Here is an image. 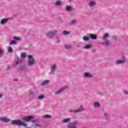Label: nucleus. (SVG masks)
I'll return each instance as SVG.
<instances>
[{
    "label": "nucleus",
    "mask_w": 128,
    "mask_h": 128,
    "mask_svg": "<svg viewBox=\"0 0 128 128\" xmlns=\"http://www.w3.org/2000/svg\"><path fill=\"white\" fill-rule=\"evenodd\" d=\"M28 58V66H32L34 64V59L32 55H29Z\"/></svg>",
    "instance_id": "f257e3e1"
},
{
    "label": "nucleus",
    "mask_w": 128,
    "mask_h": 128,
    "mask_svg": "<svg viewBox=\"0 0 128 128\" xmlns=\"http://www.w3.org/2000/svg\"><path fill=\"white\" fill-rule=\"evenodd\" d=\"M57 32L58 31L56 30L50 32V33H47L46 34V36H47V38H52V36H54Z\"/></svg>",
    "instance_id": "f03ea898"
},
{
    "label": "nucleus",
    "mask_w": 128,
    "mask_h": 128,
    "mask_svg": "<svg viewBox=\"0 0 128 128\" xmlns=\"http://www.w3.org/2000/svg\"><path fill=\"white\" fill-rule=\"evenodd\" d=\"M20 124H22V121L20 120H13L11 122V124L20 126Z\"/></svg>",
    "instance_id": "7ed1b4c3"
},
{
    "label": "nucleus",
    "mask_w": 128,
    "mask_h": 128,
    "mask_svg": "<svg viewBox=\"0 0 128 128\" xmlns=\"http://www.w3.org/2000/svg\"><path fill=\"white\" fill-rule=\"evenodd\" d=\"M34 118L33 116H24L22 118V120L23 122H30V120Z\"/></svg>",
    "instance_id": "20e7f679"
},
{
    "label": "nucleus",
    "mask_w": 128,
    "mask_h": 128,
    "mask_svg": "<svg viewBox=\"0 0 128 128\" xmlns=\"http://www.w3.org/2000/svg\"><path fill=\"white\" fill-rule=\"evenodd\" d=\"M84 109L82 108V106H80L79 108L77 110H70L69 112H82V110H84Z\"/></svg>",
    "instance_id": "39448f33"
},
{
    "label": "nucleus",
    "mask_w": 128,
    "mask_h": 128,
    "mask_svg": "<svg viewBox=\"0 0 128 128\" xmlns=\"http://www.w3.org/2000/svg\"><path fill=\"white\" fill-rule=\"evenodd\" d=\"M87 36L92 40H96V38H98L96 34H88Z\"/></svg>",
    "instance_id": "423d86ee"
},
{
    "label": "nucleus",
    "mask_w": 128,
    "mask_h": 128,
    "mask_svg": "<svg viewBox=\"0 0 128 128\" xmlns=\"http://www.w3.org/2000/svg\"><path fill=\"white\" fill-rule=\"evenodd\" d=\"M84 78H90L94 77L92 74H90L88 72H84Z\"/></svg>",
    "instance_id": "0eeeda50"
},
{
    "label": "nucleus",
    "mask_w": 128,
    "mask_h": 128,
    "mask_svg": "<svg viewBox=\"0 0 128 128\" xmlns=\"http://www.w3.org/2000/svg\"><path fill=\"white\" fill-rule=\"evenodd\" d=\"M0 120L1 122H10V120L8 118H6V117H2L0 118Z\"/></svg>",
    "instance_id": "6e6552de"
},
{
    "label": "nucleus",
    "mask_w": 128,
    "mask_h": 128,
    "mask_svg": "<svg viewBox=\"0 0 128 128\" xmlns=\"http://www.w3.org/2000/svg\"><path fill=\"white\" fill-rule=\"evenodd\" d=\"M54 6H62V2L60 0H57L56 2L54 4Z\"/></svg>",
    "instance_id": "1a4fd4ad"
},
{
    "label": "nucleus",
    "mask_w": 128,
    "mask_h": 128,
    "mask_svg": "<svg viewBox=\"0 0 128 128\" xmlns=\"http://www.w3.org/2000/svg\"><path fill=\"white\" fill-rule=\"evenodd\" d=\"M66 87H64L60 89L57 92L54 93V94H60L61 92H64V90H66Z\"/></svg>",
    "instance_id": "9d476101"
},
{
    "label": "nucleus",
    "mask_w": 128,
    "mask_h": 128,
    "mask_svg": "<svg viewBox=\"0 0 128 128\" xmlns=\"http://www.w3.org/2000/svg\"><path fill=\"white\" fill-rule=\"evenodd\" d=\"M8 18L2 19L0 21V24H6V22H8Z\"/></svg>",
    "instance_id": "9b49d317"
},
{
    "label": "nucleus",
    "mask_w": 128,
    "mask_h": 128,
    "mask_svg": "<svg viewBox=\"0 0 128 128\" xmlns=\"http://www.w3.org/2000/svg\"><path fill=\"white\" fill-rule=\"evenodd\" d=\"M124 62H126V60H118L116 62L117 64H124Z\"/></svg>",
    "instance_id": "f8f14e48"
},
{
    "label": "nucleus",
    "mask_w": 128,
    "mask_h": 128,
    "mask_svg": "<svg viewBox=\"0 0 128 128\" xmlns=\"http://www.w3.org/2000/svg\"><path fill=\"white\" fill-rule=\"evenodd\" d=\"M68 128H76V126L74 125V124L72 123H70L68 124Z\"/></svg>",
    "instance_id": "ddd939ff"
},
{
    "label": "nucleus",
    "mask_w": 128,
    "mask_h": 128,
    "mask_svg": "<svg viewBox=\"0 0 128 128\" xmlns=\"http://www.w3.org/2000/svg\"><path fill=\"white\" fill-rule=\"evenodd\" d=\"M110 36V34H108V33H105L104 34V36H103V40L105 41L106 40V38H109Z\"/></svg>",
    "instance_id": "4468645a"
},
{
    "label": "nucleus",
    "mask_w": 128,
    "mask_h": 128,
    "mask_svg": "<svg viewBox=\"0 0 128 128\" xmlns=\"http://www.w3.org/2000/svg\"><path fill=\"white\" fill-rule=\"evenodd\" d=\"M48 82H50V81L48 80H46L41 84V86H44L46 84H48Z\"/></svg>",
    "instance_id": "2eb2a0df"
},
{
    "label": "nucleus",
    "mask_w": 128,
    "mask_h": 128,
    "mask_svg": "<svg viewBox=\"0 0 128 128\" xmlns=\"http://www.w3.org/2000/svg\"><path fill=\"white\" fill-rule=\"evenodd\" d=\"M94 4H96V3L94 2H90L88 3V6H94Z\"/></svg>",
    "instance_id": "dca6fc26"
},
{
    "label": "nucleus",
    "mask_w": 128,
    "mask_h": 128,
    "mask_svg": "<svg viewBox=\"0 0 128 128\" xmlns=\"http://www.w3.org/2000/svg\"><path fill=\"white\" fill-rule=\"evenodd\" d=\"M20 126H23V128H26L28 126V124H26L24 122H23L22 121V124H20Z\"/></svg>",
    "instance_id": "f3484780"
},
{
    "label": "nucleus",
    "mask_w": 128,
    "mask_h": 128,
    "mask_svg": "<svg viewBox=\"0 0 128 128\" xmlns=\"http://www.w3.org/2000/svg\"><path fill=\"white\" fill-rule=\"evenodd\" d=\"M90 40V38L88 36H84L83 37V40L85 42H88Z\"/></svg>",
    "instance_id": "a211bd4d"
},
{
    "label": "nucleus",
    "mask_w": 128,
    "mask_h": 128,
    "mask_svg": "<svg viewBox=\"0 0 128 128\" xmlns=\"http://www.w3.org/2000/svg\"><path fill=\"white\" fill-rule=\"evenodd\" d=\"M100 103L99 102H95L94 103V106L95 108H100Z\"/></svg>",
    "instance_id": "6ab92c4d"
},
{
    "label": "nucleus",
    "mask_w": 128,
    "mask_h": 128,
    "mask_svg": "<svg viewBox=\"0 0 128 128\" xmlns=\"http://www.w3.org/2000/svg\"><path fill=\"white\" fill-rule=\"evenodd\" d=\"M63 34H64L65 36H68V34H70V32H68L66 30H64L63 32Z\"/></svg>",
    "instance_id": "aec40b11"
},
{
    "label": "nucleus",
    "mask_w": 128,
    "mask_h": 128,
    "mask_svg": "<svg viewBox=\"0 0 128 128\" xmlns=\"http://www.w3.org/2000/svg\"><path fill=\"white\" fill-rule=\"evenodd\" d=\"M92 48V45L90 44H86L84 46V48Z\"/></svg>",
    "instance_id": "412c9836"
},
{
    "label": "nucleus",
    "mask_w": 128,
    "mask_h": 128,
    "mask_svg": "<svg viewBox=\"0 0 128 128\" xmlns=\"http://www.w3.org/2000/svg\"><path fill=\"white\" fill-rule=\"evenodd\" d=\"M72 10V7L70 6H67L66 7V10L67 12H68L70 10Z\"/></svg>",
    "instance_id": "4be33fe9"
},
{
    "label": "nucleus",
    "mask_w": 128,
    "mask_h": 128,
    "mask_svg": "<svg viewBox=\"0 0 128 128\" xmlns=\"http://www.w3.org/2000/svg\"><path fill=\"white\" fill-rule=\"evenodd\" d=\"M65 48H66V50H68L72 48V46L70 44H66L65 45Z\"/></svg>",
    "instance_id": "5701e85b"
},
{
    "label": "nucleus",
    "mask_w": 128,
    "mask_h": 128,
    "mask_svg": "<svg viewBox=\"0 0 128 128\" xmlns=\"http://www.w3.org/2000/svg\"><path fill=\"white\" fill-rule=\"evenodd\" d=\"M70 120V119L67 118L63 120V122H68Z\"/></svg>",
    "instance_id": "b1692460"
},
{
    "label": "nucleus",
    "mask_w": 128,
    "mask_h": 128,
    "mask_svg": "<svg viewBox=\"0 0 128 128\" xmlns=\"http://www.w3.org/2000/svg\"><path fill=\"white\" fill-rule=\"evenodd\" d=\"M26 53L25 52H22L21 54V58H26Z\"/></svg>",
    "instance_id": "393cba45"
},
{
    "label": "nucleus",
    "mask_w": 128,
    "mask_h": 128,
    "mask_svg": "<svg viewBox=\"0 0 128 128\" xmlns=\"http://www.w3.org/2000/svg\"><path fill=\"white\" fill-rule=\"evenodd\" d=\"M38 100H42V98H44V95H40L38 96Z\"/></svg>",
    "instance_id": "a878e982"
},
{
    "label": "nucleus",
    "mask_w": 128,
    "mask_h": 128,
    "mask_svg": "<svg viewBox=\"0 0 128 128\" xmlns=\"http://www.w3.org/2000/svg\"><path fill=\"white\" fill-rule=\"evenodd\" d=\"M56 68V64H54L52 66H51V70H54Z\"/></svg>",
    "instance_id": "bb28decb"
},
{
    "label": "nucleus",
    "mask_w": 128,
    "mask_h": 128,
    "mask_svg": "<svg viewBox=\"0 0 128 128\" xmlns=\"http://www.w3.org/2000/svg\"><path fill=\"white\" fill-rule=\"evenodd\" d=\"M50 117H51L50 115H48V114H46L45 116H44V118H50Z\"/></svg>",
    "instance_id": "cd10ccee"
},
{
    "label": "nucleus",
    "mask_w": 128,
    "mask_h": 128,
    "mask_svg": "<svg viewBox=\"0 0 128 128\" xmlns=\"http://www.w3.org/2000/svg\"><path fill=\"white\" fill-rule=\"evenodd\" d=\"M14 40H22L21 38L20 37H16V36H14Z\"/></svg>",
    "instance_id": "c85d7f7f"
},
{
    "label": "nucleus",
    "mask_w": 128,
    "mask_h": 128,
    "mask_svg": "<svg viewBox=\"0 0 128 128\" xmlns=\"http://www.w3.org/2000/svg\"><path fill=\"white\" fill-rule=\"evenodd\" d=\"M8 52H12V47H9L8 48Z\"/></svg>",
    "instance_id": "c756f323"
},
{
    "label": "nucleus",
    "mask_w": 128,
    "mask_h": 128,
    "mask_svg": "<svg viewBox=\"0 0 128 128\" xmlns=\"http://www.w3.org/2000/svg\"><path fill=\"white\" fill-rule=\"evenodd\" d=\"M105 43H104V44H105V46H108L110 45V42H108V41L106 40Z\"/></svg>",
    "instance_id": "7c9ffc66"
},
{
    "label": "nucleus",
    "mask_w": 128,
    "mask_h": 128,
    "mask_svg": "<svg viewBox=\"0 0 128 128\" xmlns=\"http://www.w3.org/2000/svg\"><path fill=\"white\" fill-rule=\"evenodd\" d=\"M3 54H4V50H2V48H0V56H2Z\"/></svg>",
    "instance_id": "2f4dec72"
},
{
    "label": "nucleus",
    "mask_w": 128,
    "mask_h": 128,
    "mask_svg": "<svg viewBox=\"0 0 128 128\" xmlns=\"http://www.w3.org/2000/svg\"><path fill=\"white\" fill-rule=\"evenodd\" d=\"M36 126H38V128H42V126L40 125V124L37 123L35 124Z\"/></svg>",
    "instance_id": "473e14b6"
},
{
    "label": "nucleus",
    "mask_w": 128,
    "mask_h": 128,
    "mask_svg": "<svg viewBox=\"0 0 128 128\" xmlns=\"http://www.w3.org/2000/svg\"><path fill=\"white\" fill-rule=\"evenodd\" d=\"M16 41L14 40H12L10 42V44H16Z\"/></svg>",
    "instance_id": "72a5a7b5"
},
{
    "label": "nucleus",
    "mask_w": 128,
    "mask_h": 128,
    "mask_svg": "<svg viewBox=\"0 0 128 128\" xmlns=\"http://www.w3.org/2000/svg\"><path fill=\"white\" fill-rule=\"evenodd\" d=\"M75 23H76L75 20H71V24H75Z\"/></svg>",
    "instance_id": "f704fd0d"
},
{
    "label": "nucleus",
    "mask_w": 128,
    "mask_h": 128,
    "mask_svg": "<svg viewBox=\"0 0 128 128\" xmlns=\"http://www.w3.org/2000/svg\"><path fill=\"white\" fill-rule=\"evenodd\" d=\"M29 94L30 95H34V92L33 91H30Z\"/></svg>",
    "instance_id": "c9c22d12"
},
{
    "label": "nucleus",
    "mask_w": 128,
    "mask_h": 128,
    "mask_svg": "<svg viewBox=\"0 0 128 128\" xmlns=\"http://www.w3.org/2000/svg\"><path fill=\"white\" fill-rule=\"evenodd\" d=\"M124 92L125 94H128V91H124Z\"/></svg>",
    "instance_id": "e433bc0d"
},
{
    "label": "nucleus",
    "mask_w": 128,
    "mask_h": 128,
    "mask_svg": "<svg viewBox=\"0 0 128 128\" xmlns=\"http://www.w3.org/2000/svg\"><path fill=\"white\" fill-rule=\"evenodd\" d=\"M18 61H16V65L18 64V60H19V59H18Z\"/></svg>",
    "instance_id": "4c0bfd02"
},
{
    "label": "nucleus",
    "mask_w": 128,
    "mask_h": 128,
    "mask_svg": "<svg viewBox=\"0 0 128 128\" xmlns=\"http://www.w3.org/2000/svg\"><path fill=\"white\" fill-rule=\"evenodd\" d=\"M7 70H10V66H8L7 68Z\"/></svg>",
    "instance_id": "58836bf2"
},
{
    "label": "nucleus",
    "mask_w": 128,
    "mask_h": 128,
    "mask_svg": "<svg viewBox=\"0 0 128 128\" xmlns=\"http://www.w3.org/2000/svg\"><path fill=\"white\" fill-rule=\"evenodd\" d=\"M104 115H105L106 118H108V114H105Z\"/></svg>",
    "instance_id": "ea45409f"
},
{
    "label": "nucleus",
    "mask_w": 128,
    "mask_h": 128,
    "mask_svg": "<svg viewBox=\"0 0 128 128\" xmlns=\"http://www.w3.org/2000/svg\"><path fill=\"white\" fill-rule=\"evenodd\" d=\"M2 98V94H0V98Z\"/></svg>",
    "instance_id": "a19ab883"
},
{
    "label": "nucleus",
    "mask_w": 128,
    "mask_h": 128,
    "mask_svg": "<svg viewBox=\"0 0 128 128\" xmlns=\"http://www.w3.org/2000/svg\"><path fill=\"white\" fill-rule=\"evenodd\" d=\"M113 38H114V40H116V37H113Z\"/></svg>",
    "instance_id": "79ce46f5"
},
{
    "label": "nucleus",
    "mask_w": 128,
    "mask_h": 128,
    "mask_svg": "<svg viewBox=\"0 0 128 128\" xmlns=\"http://www.w3.org/2000/svg\"><path fill=\"white\" fill-rule=\"evenodd\" d=\"M70 1V0H69Z\"/></svg>",
    "instance_id": "37998d69"
}]
</instances>
